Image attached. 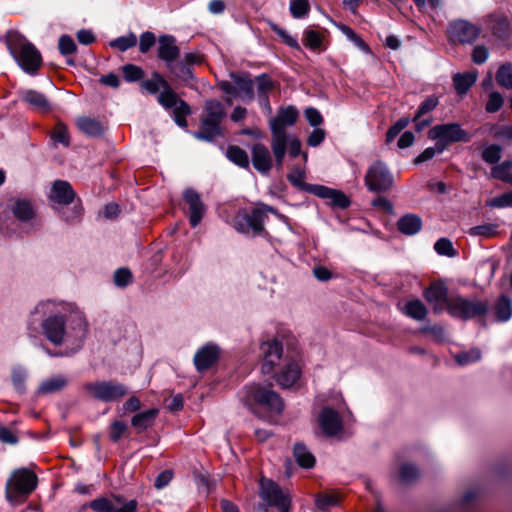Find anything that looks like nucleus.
Here are the masks:
<instances>
[{
    "instance_id": "nucleus-59",
    "label": "nucleus",
    "mask_w": 512,
    "mask_h": 512,
    "mask_svg": "<svg viewBox=\"0 0 512 512\" xmlns=\"http://www.w3.org/2000/svg\"><path fill=\"white\" fill-rule=\"evenodd\" d=\"M257 96L269 95L273 88V83L267 74H261L256 77Z\"/></svg>"
},
{
    "instance_id": "nucleus-52",
    "label": "nucleus",
    "mask_w": 512,
    "mask_h": 512,
    "mask_svg": "<svg viewBox=\"0 0 512 512\" xmlns=\"http://www.w3.org/2000/svg\"><path fill=\"white\" fill-rule=\"evenodd\" d=\"M58 49L63 56H69L77 51V46L71 36L64 34L59 38Z\"/></svg>"
},
{
    "instance_id": "nucleus-50",
    "label": "nucleus",
    "mask_w": 512,
    "mask_h": 512,
    "mask_svg": "<svg viewBox=\"0 0 512 512\" xmlns=\"http://www.w3.org/2000/svg\"><path fill=\"white\" fill-rule=\"evenodd\" d=\"M481 358V351L473 348L469 351H464L456 355L455 360L459 365H469L477 362Z\"/></svg>"
},
{
    "instance_id": "nucleus-13",
    "label": "nucleus",
    "mask_w": 512,
    "mask_h": 512,
    "mask_svg": "<svg viewBox=\"0 0 512 512\" xmlns=\"http://www.w3.org/2000/svg\"><path fill=\"white\" fill-rule=\"evenodd\" d=\"M9 210L14 218L27 228V232L37 229L36 206L31 200L15 198L10 202Z\"/></svg>"
},
{
    "instance_id": "nucleus-61",
    "label": "nucleus",
    "mask_w": 512,
    "mask_h": 512,
    "mask_svg": "<svg viewBox=\"0 0 512 512\" xmlns=\"http://www.w3.org/2000/svg\"><path fill=\"white\" fill-rule=\"evenodd\" d=\"M132 281V273L127 268H119L114 273V283L117 287H126Z\"/></svg>"
},
{
    "instance_id": "nucleus-57",
    "label": "nucleus",
    "mask_w": 512,
    "mask_h": 512,
    "mask_svg": "<svg viewBox=\"0 0 512 512\" xmlns=\"http://www.w3.org/2000/svg\"><path fill=\"white\" fill-rule=\"evenodd\" d=\"M419 476V470L412 464H403L399 470L400 480L404 483H410Z\"/></svg>"
},
{
    "instance_id": "nucleus-53",
    "label": "nucleus",
    "mask_w": 512,
    "mask_h": 512,
    "mask_svg": "<svg viewBox=\"0 0 512 512\" xmlns=\"http://www.w3.org/2000/svg\"><path fill=\"white\" fill-rule=\"evenodd\" d=\"M269 26H270L271 30L275 34H277L287 46H289L291 48H295V49L300 48L297 39L292 37L286 30H284L283 28H280L278 25H276L273 22H270Z\"/></svg>"
},
{
    "instance_id": "nucleus-28",
    "label": "nucleus",
    "mask_w": 512,
    "mask_h": 512,
    "mask_svg": "<svg viewBox=\"0 0 512 512\" xmlns=\"http://www.w3.org/2000/svg\"><path fill=\"white\" fill-rule=\"evenodd\" d=\"M268 215L259 208L253 209L250 214H244V222L250 227L253 236L266 235L264 223L267 221Z\"/></svg>"
},
{
    "instance_id": "nucleus-25",
    "label": "nucleus",
    "mask_w": 512,
    "mask_h": 512,
    "mask_svg": "<svg viewBox=\"0 0 512 512\" xmlns=\"http://www.w3.org/2000/svg\"><path fill=\"white\" fill-rule=\"evenodd\" d=\"M20 98L35 111L47 113L52 109L47 97L39 91L33 89L23 90L21 91Z\"/></svg>"
},
{
    "instance_id": "nucleus-23",
    "label": "nucleus",
    "mask_w": 512,
    "mask_h": 512,
    "mask_svg": "<svg viewBox=\"0 0 512 512\" xmlns=\"http://www.w3.org/2000/svg\"><path fill=\"white\" fill-rule=\"evenodd\" d=\"M313 195L329 200V204L333 208L346 209L351 204L349 197L344 192L324 185L317 184V186L313 188Z\"/></svg>"
},
{
    "instance_id": "nucleus-37",
    "label": "nucleus",
    "mask_w": 512,
    "mask_h": 512,
    "mask_svg": "<svg viewBox=\"0 0 512 512\" xmlns=\"http://www.w3.org/2000/svg\"><path fill=\"white\" fill-rule=\"evenodd\" d=\"M287 150L289 155L293 158H296L301 154V141L292 134L287 135V140L285 141V144L283 146V155L281 156L280 160L277 158V156H274L276 166L278 169L282 168Z\"/></svg>"
},
{
    "instance_id": "nucleus-63",
    "label": "nucleus",
    "mask_w": 512,
    "mask_h": 512,
    "mask_svg": "<svg viewBox=\"0 0 512 512\" xmlns=\"http://www.w3.org/2000/svg\"><path fill=\"white\" fill-rule=\"evenodd\" d=\"M444 152V149L440 148V145L436 142L435 146L426 148L421 154H419L415 159V164H421L432 159L436 154H441Z\"/></svg>"
},
{
    "instance_id": "nucleus-24",
    "label": "nucleus",
    "mask_w": 512,
    "mask_h": 512,
    "mask_svg": "<svg viewBox=\"0 0 512 512\" xmlns=\"http://www.w3.org/2000/svg\"><path fill=\"white\" fill-rule=\"evenodd\" d=\"M252 164L261 174H268L272 168V158L268 148L262 143H256L252 146Z\"/></svg>"
},
{
    "instance_id": "nucleus-33",
    "label": "nucleus",
    "mask_w": 512,
    "mask_h": 512,
    "mask_svg": "<svg viewBox=\"0 0 512 512\" xmlns=\"http://www.w3.org/2000/svg\"><path fill=\"white\" fill-rule=\"evenodd\" d=\"M166 68L168 69L172 76L186 84H188L190 81L194 79L192 68L189 67L187 63L179 60V58L172 62L170 66H167Z\"/></svg>"
},
{
    "instance_id": "nucleus-14",
    "label": "nucleus",
    "mask_w": 512,
    "mask_h": 512,
    "mask_svg": "<svg viewBox=\"0 0 512 512\" xmlns=\"http://www.w3.org/2000/svg\"><path fill=\"white\" fill-rule=\"evenodd\" d=\"M448 37L451 42L472 44L480 35L481 28L467 20H455L448 25Z\"/></svg>"
},
{
    "instance_id": "nucleus-3",
    "label": "nucleus",
    "mask_w": 512,
    "mask_h": 512,
    "mask_svg": "<svg viewBox=\"0 0 512 512\" xmlns=\"http://www.w3.org/2000/svg\"><path fill=\"white\" fill-rule=\"evenodd\" d=\"M299 118V111L293 105L280 106L274 117L269 120V129L271 132V150L274 156L280 160L283 155V146L290 135L286 128L296 124Z\"/></svg>"
},
{
    "instance_id": "nucleus-30",
    "label": "nucleus",
    "mask_w": 512,
    "mask_h": 512,
    "mask_svg": "<svg viewBox=\"0 0 512 512\" xmlns=\"http://www.w3.org/2000/svg\"><path fill=\"white\" fill-rule=\"evenodd\" d=\"M398 230L405 235H415L422 228V219L416 214H406L397 221Z\"/></svg>"
},
{
    "instance_id": "nucleus-5",
    "label": "nucleus",
    "mask_w": 512,
    "mask_h": 512,
    "mask_svg": "<svg viewBox=\"0 0 512 512\" xmlns=\"http://www.w3.org/2000/svg\"><path fill=\"white\" fill-rule=\"evenodd\" d=\"M242 401L254 413H256V406L264 408L271 415H280L284 409V403L279 394L259 384L246 385Z\"/></svg>"
},
{
    "instance_id": "nucleus-56",
    "label": "nucleus",
    "mask_w": 512,
    "mask_h": 512,
    "mask_svg": "<svg viewBox=\"0 0 512 512\" xmlns=\"http://www.w3.org/2000/svg\"><path fill=\"white\" fill-rule=\"evenodd\" d=\"M487 205L491 208L512 207V190L493 197L487 202Z\"/></svg>"
},
{
    "instance_id": "nucleus-2",
    "label": "nucleus",
    "mask_w": 512,
    "mask_h": 512,
    "mask_svg": "<svg viewBox=\"0 0 512 512\" xmlns=\"http://www.w3.org/2000/svg\"><path fill=\"white\" fill-rule=\"evenodd\" d=\"M140 86L141 89L148 94L157 95L159 105L165 110L172 111V117L179 127H187L188 123L186 118L191 114L189 104L179 98L169 82L159 72H152L151 77L142 80Z\"/></svg>"
},
{
    "instance_id": "nucleus-47",
    "label": "nucleus",
    "mask_w": 512,
    "mask_h": 512,
    "mask_svg": "<svg viewBox=\"0 0 512 512\" xmlns=\"http://www.w3.org/2000/svg\"><path fill=\"white\" fill-rule=\"evenodd\" d=\"M502 149L498 144H490L486 146L481 154L483 161L488 164H497L501 159Z\"/></svg>"
},
{
    "instance_id": "nucleus-27",
    "label": "nucleus",
    "mask_w": 512,
    "mask_h": 512,
    "mask_svg": "<svg viewBox=\"0 0 512 512\" xmlns=\"http://www.w3.org/2000/svg\"><path fill=\"white\" fill-rule=\"evenodd\" d=\"M236 85V95L244 102H252L254 100V83L249 75H231Z\"/></svg>"
},
{
    "instance_id": "nucleus-43",
    "label": "nucleus",
    "mask_w": 512,
    "mask_h": 512,
    "mask_svg": "<svg viewBox=\"0 0 512 512\" xmlns=\"http://www.w3.org/2000/svg\"><path fill=\"white\" fill-rule=\"evenodd\" d=\"M136 44L137 37L132 32H130L128 35L117 37L109 43L110 47L118 49L121 52L127 51L128 49L136 46Z\"/></svg>"
},
{
    "instance_id": "nucleus-64",
    "label": "nucleus",
    "mask_w": 512,
    "mask_h": 512,
    "mask_svg": "<svg viewBox=\"0 0 512 512\" xmlns=\"http://www.w3.org/2000/svg\"><path fill=\"white\" fill-rule=\"evenodd\" d=\"M51 138L55 143H60L64 146H68L70 143L67 128L62 124L56 126L55 130L51 134Z\"/></svg>"
},
{
    "instance_id": "nucleus-1",
    "label": "nucleus",
    "mask_w": 512,
    "mask_h": 512,
    "mask_svg": "<svg viewBox=\"0 0 512 512\" xmlns=\"http://www.w3.org/2000/svg\"><path fill=\"white\" fill-rule=\"evenodd\" d=\"M26 329L35 347L50 357H63L81 350L88 335V322L75 304L47 299L31 310Z\"/></svg>"
},
{
    "instance_id": "nucleus-4",
    "label": "nucleus",
    "mask_w": 512,
    "mask_h": 512,
    "mask_svg": "<svg viewBox=\"0 0 512 512\" xmlns=\"http://www.w3.org/2000/svg\"><path fill=\"white\" fill-rule=\"evenodd\" d=\"M7 48L21 67L28 74H34L40 68L42 56L39 50L20 34H13L7 40Z\"/></svg>"
},
{
    "instance_id": "nucleus-10",
    "label": "nucleus",
    "mask_w": 512,
    "mask_h": 512,
    "mask_svg": "<svg viewBox=\"0 0 512 512\" xmlns=\"http://www.w3.org/2000/svg\"><path fill=\"white\" fill-rule=\"evenodd\" d=\"M428 138L436 140L440 148L445 150L452 143L468 142L471 135L460 124L451 122L433 126L428 132Z\"/></svg>"
},
{
    "instance_id": "nucleus-31",
    "label": "nucleus",
    "mask_w": 512,
    "mask_h": 512,
    "mask_svg": "<svg viewBox=\"0 0 512 512\" xmlns=\"http://www.w3.org/2000/svg\"><path fill=\"white\" fill-rule=\"evenodd\" d=\"M401 312L413 320L423 321L427 317L428 309L421 300L413 299L405 303Z\"/></svg>"
},
{
    "instance_id": "nucleus-6",
    "label": "nucleus",
    "mask_w": 512,
    "mask_h": 512,
    "mask_svg": "<svg viewBox=\"0 0 512 512\" xmlns=\"http://www.w3.org/2000/svg\"><path fill=\"white\" fill-rule=\"evenodd\" d=\"M225 116L226 111L221 101L206 100L201 118V130L193 132V136L198 140L213 141L221 135V122Z\"/></svg>"
},
{
    "instance_id": "nucleus-12",
    "label": "nucleus",
    "mask_w": 512,
    "mask_h": 512,
    "mask_svg": "<svg viewBox=\"0 0 512 512\" xmlns=\"http://www.w3.org/2000/svg\"><path fill=\"white\" fill-rule=\"evenodd\" d=\"M93 512H137L138 502L126 501L122 495L111 494L110 498L98 497L89 503Z\"/></svg>"
},
{
    "instance_id": "nucleus-58",
    "label": "nucleus",
    "mask_w": 512,
    "mask_h": 512,
    "mask_svg": "<svg viewBox=\"0 0 512 512\" xmlns=\"http://www.w3.org/2000/svg\"><path fill=\"white\" fill-rule=\"evenodd\" d=\"M503 104V96L499 92L493 91L489 94L485 109L488 113H496L501 109Z\"/></svg>"
},
{
    "instance_id": "nucleus-51",
    "label": "nucleus",
    "mask_w": 512,
    "mask_h": 512,
    "mask_svg": "<svg viewBox=\"0 0 512 512\" xmlns=\"http://www.w3.org/2000/svg\"><path fill=\"white\" fill-rule=\"evenodd\" d=\"M410 123V118L401 117L398 119L387 131L386 133V143H391L396 136L400 134V132L405 129Z\"/></svg>"
},
{
    "instance_id": "nucleus-17",
    "label": "nucleus",
    "mask_w": 512,
    "mask_h": 512,
    "mask_svg": "<svg viewBox=\"0 0 512 512\" xmlns=\"http://www.w3.org/2000/svg\"><path fill=\"white\" fill-rule=\"evenodd\" d=\"M183 199L188 205V217L190 225L195 228L204 217L206 207L203 204L200 194L192 188H188L183 193Z\"/></svg>"
},
{
    "instance_id": "nucleus-16",
    "label": "nucleus",
    "mask_w": 512,
    "mask_h": 512,
    "mask_svg": "<svg viewBox=\"0 0 512 512\" xmlns=\"http://www.w3.org/2000/svg\"><path fill=\"white\" fill-rule=\"evenodd\" d=\"M259 496L268 506L280 507L282 504H289L290 499L280 487L272 480L262 477L260 479Z\"/></svg>"
},
{
    "instance_id": "nucleus-55",
    "label": "nucleus",
    "mask_w": 512,
    "mask_h": 512,
    "mask_svg": "<svg viewBox=\"0 0 512 512\" xmlns=\"http://www.w3.org/2000/svg\"><path fill=\"white\" fill-rule=\"evenodd\" d=\"M304 45L312 50H316L322 45L321 34L313 29H306L304 31Z\"/></svg>"
},
{
    "instance_id": "nucleus-21",
    "label": "nucleus",
    "mask_w": 512,
    "mask_h": 512,
    "mask_svg": "<svg viewBox=\"0 0 512 512\" xmlns=\"http://www.w3.org/2000/svg\"><path fill=\"white\" fill-rule=\"evenodd\" d=\"M319 426L323 433L332 437L342 431V419L339 413L331 407H324L318 418Z\"/></svg>"
},
{
    "instance_id": "nucleus-41",
    "label": "nucleus",
    "mask_w": 512,
    "mask_h": 512,
    "mask_svg": "<svg viewBox=\"0 0 512 512\" xmlns=\"http://www.w3.org/2000/svg\"><path fill=\"white\" fill-rule=\"evenodd\" d=\"M226 157L241 168H249V157L245 150L232 145L227 148Z\"/></svg>"
},
{
    "instance_id": "nucleus-46",
    "label": "nucleus",
    "mask_w": 512,
    "mask_h": 512,
    "mask_svg": "<svg viewBox=\"0 0 512 512\" xmlns=\"http://www.w3.org/2000/svg\"><path fill=\"white\" fill-rule=\"evenodd\" d=\"M289 10L293 18L301 19L310 11L308 0H290Z\"/></svg>"
},
{
    "instance_id": "nucleus-34",
    "label": "nucleus",
    "mask_w": 512,
    "mask_h": 512,
    "mask_svg": "<svg viewBox=\"0 0 512 512\" xmlns=\"http://www.w3.org/2000/svg\"><path fill=\"white\" fill-rule=\"evenodd\" d=\"M477 80V72L457 73L453 76V86L460 95L466 94Z\"/></svg>"
},
{
    "instance_id": "nucleus-11",
    "label": "nucleus",
    "mask_w": 512,
    "mask_h": 512,
    "mask_svg": "<svg viewBox=\"0 0 512 512\" xmlns=\"http://www.w3.org/2000/svg\"><path fill=\"white\" fill-rule=\"evenodd\" d=\"M84 389L96 400L115 402L128 393V387L116 381H95L84 385Z\"/></svg>"
},
{
    "instance_id": "nucleus-44",
    "label": "nucleus",
    "mask_w": 512,
    "mask_h": 512,
    "mask_svg": "<svg viewBox=\"0 0 512 512\" xmlns=\"http://www.w3.org/2000/svg\"><path fill=\"white\" fill-rule=\"evenodd\" d=\"M27 370L22 366H15L12 368L11 379L12 384L16 391L20 394L25 392V381L27 378Z\"/></svg>"
},
{
    "instance_id": "nucleus-29",
    "label": "nucleus",
    "mask_w": 512,
    "mask_h": 512,
    "mask_svg": "<svg viewBox=\"0 0 512 512\" xmlns=\"http://www.w3.org/2000/svg\"><path fill=\"white\" fill-rule=\"evenodd\" d=\"M159 414V409L151 408L135 414L131 419V425L137 431L142 433L150 428Z\"/></svg>"
},
{
    "instance_id": "nucleus-26",
    "label": "nucleus",
    "mask_w": 512,
    "mask_h": 512,
    "mask_svg": "<svg viewBox=\"0 0 512 512\" xmlns=\"http://www.w3.org/2000/svg\"><path fill=\"white\" fill-rule=\"evenodd\" d=\"M301 370L298 364L291 362L286 364L279 373L274 375L276 382L282 388L292 387L300 378Z\"/></svg>"
},
{
    "instance_id": "nucleus-42",
    "label": "nucleus",
    "mask_w": 512,
    "mask_h": 512,
    "mask_svg": "<svg viewBox=\"0 0 512 512\" xmlns=\"http://www.w3.org/2000/svg\"><path fill=\"white\" fill-rule=\"evenodd\" d=\"M497 83L506 89H512V63L502 64L496 72Z\"/></svg>"
},
{
    "instance_id": "nucleus-62",
    "label": "nucleus",
    "mask_w": 512,
    "mask_h": 512,
    "mask_svg": "<svg viewBox=\"0 0 512 512\" xmlns=\"http://www.w3.org/2000/svg\"><path fill=\"white\" fill-rule=\"evenodd\" d=\"M439 104V98L435 95L429 96L426 98L417 110V117H422L423 115L433 111Z\"/></svg>"
},
{
    "instance_id": "nucleus-7",
    "label": "nucleus",
    "mask_w": 512,
    "mask_h": 512,
    "mask_svg": "<svg viewBox=\"0 0 512 512\" xmlns=\"http://www.w3.org/2000/svg\"><path fill=\"white\" fill-rule=\"evenodd\" d=\"M488 301L478 300L476 298H465L460 294H453L448 303V314L463 321L476 317H483L489 311Z\"/></svg>"
},
{
    "instance_id": "nucleus-20",
    "label": "nucleus",
    "mask_w": 512,
    "mask_h": 512,
    "mask_svg": "<svg viewBox=\"0 0 512 512\" xmlns=\"http://www.w3.org/2000/svg\"><path fill=\"white\" fill-rule=\"evenodd\" d=\"M220 356V348L214 343H207L199 348L193 358L198 372L205 371L214 365Z\"/></svg>"
},
{
    "instance_id": "nucleus-22",
    "label": "nucleus",
    "mask_w": 512,
    "mask_h": 512,
    "mask_svg": "<svg viewBox=\"0 0 512 512\" xmlns=\"http://www.w3.org/2000/svg\"><path fill=\"white\" fill-rule=\"evenodd\" d=\"M76 193L72 185L65 180H56L48 193V199L62 206H67L74 202Z\"/></svg>"
},
{
    "instance_id": "nucleus-48",
    "label": "nucleus",
    "mask_w": 512,
    "mask_h": 512,
    "mask_svg": "<svg viewBox=\"0 0 512 512\" xmlns=\"http://www.w3.org/2000/svg\"><path fill=\"white\" fill-rule=\"evenodd\" d=\"M497 233V226L495 224L491 223H485L482 225H477L474 227H471L468 230V234L474 237H483V238H489Z\"/></svg>"
},
{
    "instance_id": "nucleus-36",
    "label": "nucleus",
    "mask_w": 512,
    "mask_h": 512,
    "mask_svg": "<svg viewBox=\"0 0 512 512\" xmlns=\"http://www.w3.org/2000/svg\"><path fill=\"white\" fill-rule=\"evenodd\" d=\"M293 454L300 467L306 469L314 467L315 457L303 443H296L294 445Z\"/></svg>"
},
{
    "instance_id": "nucleus-32",
    "label": "nucleus",
    "mask_w": 512,
    "mask_h": 512,
    "mask_svg": "<svg viewBox=\"0 0 512 512\" xmlns=\"http://www.w3.org/2000/svg\"><path fill=\"white\" fill-rule=\"evenodd\" d=\"M68 384V380L64 375H56L42 381L38 388L39 394H53L64 389Z\"/></svg>"
},
{
    "instance_id": "nucleus-18",
    "label": "nucleus",
    "mask_w": 512,
    "mask_h": 512,
    "mask_svg": "<svg viewBox=\"0 0 512 512\" xmlns=\"http://www.w3.org/2000/svg\"><path fill=\"white\" fill-rule=\"evenodd\" d=\"M157 41V58L164 62L166 67L170 66L180 57V48L177 46L176 38L170 34H163L158 37Z\"/></svg>"
},
{
    "instance_id": "nucleus-38",
    "label": "nucleus",
    "mask_w": 512,
    "mask_h": 512,
    "mask_svg": "<svg viewBox=\"0 0 512 512\" xmlns=\"http://www.w3.org/2000/svg\"><path fill=\"white\" fill-rule=\"evenodd\" d=\"M304 170L299 166H294L290 173L287 174V179L294 187L299 190L313 194V188L317 184H308L303 181Z\"/></svg>"
},
{
    "instance_id": "nucleus-54",
    "label": "nucleus",
    "mask_w": 512,
    "mask_h": 512,
    "mask_svg": "<svg viewBox=\"0 0 512 512\" xmlns=\"http://www.w3.org/2000/svg\"><path fill=\"white\" fill-rule=\"evenodd\" d=\"M434 250L442 256L453 257L457 254L452 242L448 238H440L434 244Z\"/></svg>"
},
{
    "instance_id": "nucleus-60",
    "label": "nucleus",
    "mask_w": 512,
    "mask_h": 512,
    "mask_svg": "<svg viewBox=\"0 0 512 512\" xmlns=\"http://www.w3.org/2000/svg\"><path fill=\"white\" fill-rule=\"evenodd\" d=\"M156 43V37L153 32L146 31L140 35L139 38V51L146 54Z\"/></svg>"
},
{
    "instance_id": "nucleus-45",
    "label": "nucleus",
    "mask_w": 512,
    "mask_h": 512,
    "mask_svg": "<svg viewBox=\"0 0 512 512\" xmlns=\"http://www.w3.org/2000/svg\"><path fill=\"white\" fill-rule=\"evenodd\" d=\"M121 70L126 82L132 83L143 80L144 70L140 66L135 64H126L121 67Z\"/></svg>"
},
{
    "instance_id": "nucleus-39",
    "label": "nucleus",
    "mask_w": 512,
    "mask_h": 512,
    "mask_svg": "<svg viewBox=\"0 0 512 512\" xmlns=\"http://www.w3.org/2000/svg\"><path fill=\"white\" fill-rule=\"evenodd\" d=\"M495 315L499 322H506L512 317V300L501 295L495 305Z\"/></svg>"
},
{
    "instance_id": "nucleus-49",
    "label": "nucleus",
    "mask_w": 512,
    "mask_h": 512,
    "mask_svg": "<svg viewBox=\"0 0 512 512\" xmlns=\"http://www.w3.org/2000/svg\"><path fill=\"white\" fill-rule=\"evenodd\" d=\"M83 215V207L81 203H76L70 209L63 210L61 212V218L70 224L79 222Z\"/></svg>"
},
{
    "instance_id": "nucleus-40",
    "label": "nucleus",
    "mask_w": 512,
    "mask_h": 512,
    "mask_svg": "<svg viewBox=\"0 0 512 512\" xmlns=\"http://www.w3.org/2000/svg\"><path fill=\"white\" fill-rule=\"evenodd\" d=\"M491 176L494 179L512 185V160H505L502 163L492 167Z\"/></svg>"
},
{
    "instance_id": "nucleus-19",
    "label": "nucleus",
    "mask_w": 512,
    "mask_h": 512,
    "mask_svg": "<svg viewBox=\"0 0 512 512\" xmlns=\"http://www.w3.org/2000/svg\"><path fill=\"white\" fill-rule=\"evenodd\" d=\"M261 351L264 357L261 371L263 374H270L281 359L283 352L282 343L277 339L264 342L261 345Z\"/></svg>"
},
{
    "instance_id": "nucleus-15",
    "label": "nucleus",
    "mask_w": 512,
    "mask_h": 512,
    "mask_svg": "<svg viewBox=\"0 0 512 512\" xmlns=\"http://www.w3.org/2000/svg\"><path fill=\"white\" fill-rule=\"evenodd\" d=\"M453 294L448 293V287L441 282L432 283L423 292V297L432 306L435 314L447 311L448 303Z\"/></svg>"
},
{
    "instance_id": "nucleus-35",
    "label": "nucleus",
    "mask_w": 512,
    "mask_h": 512,
    "mask_svg": "<svg viewBox=\"0 0 512 512\" xmlns=\"http://www.w3.org/2000/svg\"><path fill=\"white\" fill-rule=\"evenodd\" d=\"M77 126L83 133L92 137H98L104 133L101 122L90 117H79L77 119Z\"/></svg>"
},
{
    "instance_id": "nucleus-9",
    "label": "nucleus",
    "mask_w": 512,
    "mask_h": 512,
    "mask_svg": "<svg viewBox=\"0 0 512 512\" xmlns=\"http://www.w3.org/2000/svg\"><path fill=\"white\" fill-rule=\"evenodd\" d=\"M364 183L372 193H386L394 186V176L385 162L377 160L367 168Z\"/></svg>"
},
{
    "instance_id": "nucleus-8",
    "label": "nucleus",
    "mask_w": 512,
    "mask_h": 512,
    "mask_svg": "<svg viewBox=\"0 0 512 512\" xmlns=\"http://www.w3.org/2000/svg\"><path fill=\"white\" fill-rule=\"evenodd\" d=\"M37 486V476L27 468L15 470L6 483V498L19 503L31 494Z\"/></svg>"
}]
</instances>
